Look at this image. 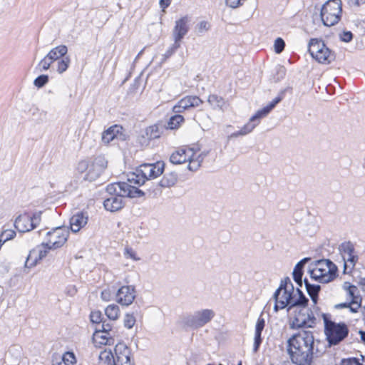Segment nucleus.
I'll return each instance as SVG.
<instances>
[{
	"mask_svg": "<svg viewBox=\"0 0 365 365\" xmlns=\"http://www.w3.org/2000/svg\"><path fill=\"white\" fill-rule=\"evenodd\" d=\"M187 161L189 162L188 169L192 171H195L200 167L202 159H195L193 156Z\"/></svg>",
	"mask_w": 365,
	"mask_h": 365,
	"instance_id": "49530a36",
	"label": "nucleus"
},
{
	"mask_svg": "<svg viewBox=\"0 0 365 365\" xmlns=\"http://www.w3.org/2000/svg\"><path fill=\"white\" fill-rule=\"evenodd\" d=\"M105 314L110 320L115 321L120 316V309L116 304H109L105 309Z\"/></svg>",
	"mask_w": 365,
	"mask_h": 365,
	"instance_id": "e433bc0d",
	"label": "nucleus"
},
{
	"mask_svg": "<svg viewBox=\"0 0 365 365\" xmlns=\"http://www.w3.org/2000/svg\"><path fill=\"white\" fill-rule=\"evenodd\" d=\"M265 326V321L262 317H259L255 326L254 351H257L262 341V332Z\"/></svg>",
	"mask_w": 365,
	"mask_h": 365,
	"instance_id": "cd10ccee",
	"label": "nucleus"
},
{
	"mask_svg": "<svg viewBox=\"0 0 365 365\" xmlns=\"http://www.w3.org/2000/svg\"><path fill=\"white\" fill-rule=\"evenodd\" d=\"M101 297L103 301L108 302L110 299V293L109 290H103L101 292Z\"/></svg>",
	"mask_w": 365,
	"mask_h": 365,
	"instance_id": "052dcab7",
	"label": "nucleus"
},
{
	"mask_svg": "<svg viewBox=\"0 0 365 365\" xmlns=\"http://www.w3.org/2000/svg\"><path fill=\"white\" fill-rule=\"evenodd\" d=\"M326 45L322 40L312 38L308 44V51L313 58L318 56L317 54Z\"/></svg>",
	"mask_w": 365,
	"mask_h": 365,
	"instance_id": "2f4dec72",
	"label": "nucleus"
},
{
	"mask_svg": "<svg viewBox=\"0 0 365 365\" xmlns=\"http://www.w3.org/2000/svg\"><path fill=\"white\" fill-rule=\"evenodd\" d=\"M50 250L47 246H42L41 245V247H38L37 250H31L25 262V267L31 268L36 266L39 260L47 256L48 252Z\"/></svg>",
	"mask_w": 365,
	"mask_h": 365,
	"instance_id": "6ab92c4d",
	"label": "nucleus"
},
{
	"mask_svg": "<svg viewBox=\"0 0 365 365\" xmlns=\"http://www.w3.org/2000/svg\"><path fill=\"white\" fill-rule=\"evenodd\" d=\"M48 82V76L47 75H41L38 76L34 81L35 86L38 88L43 87Z\"/></svg>",
	"mask_w": 365,
	"mask_h": 365,
	"instance_id": "09e8293b",
	"label": "nucleus"
},
{
	"mask_svg": "<svg viewBox=\"0 0 365 365\" xmlns=\"http://www.w3.org/2000/svg\"><path fill=\"white\" fill-rule=\"evenodd\" d=\"M339 249L344 261V273H349L359 259L358 256L354 255V246L351 242H344L340 245Z\"/></svg>",
	"mask_w": 365,
	"mask_h": 365,
	"instance_id": "9b49d317",
	"label": "nucleus"
},
{
	"mask_svg": "<svg viewBox=\"0 0 365 365\" xmlns=\"http://www.w3.org/2000/svg\"><path fill=\"white\" fill-rule=\"evenodd\" d=\"M93 340L96 343L102 345H112L114 344V333L95 331L93 334Z\"/></svg>",
	"mask_w": 365,
	"mask_h": 365,
	"instance_id": "393cba45",
	"label": "nucleus"
},
{
	"mask_svg": "<svg viewBox=\"0 0 365 365\" xmlns=\"http://www.w3.org/2000/svg\"><path fill=\"white\" fill-rule=\"evenodd\" d=\"M314 58L319 63L329 64L335 59L334 53L325 46Z\"/></svg>",
	"mask_w": 365,
	"mask_h": 365,
	"instance_id": "a878e982",
	"label": "nucleus"
},
{
	"mask_svg": "<svg viewBox=\"0 0 365 365\" xmlns=\"http://www.w3.org/2000/svg\"><path fill=\"white\" fill-rule=\"evenodd\" d=\"M178 180V175L175 173L165 174L159 182V185L162 187H170L174 185Z\"/></svg>",
	"mask_w": 365,
	"mask_h": 365,
	"instance_id": "72a5a7b5",
	"label": "nucleus"
},
{
	"mask_svg": "<svg viewBox=\"0 0 365 365\" xmlns=\"http://www.w3.org/2000/svg\"><path fill=\"white\" fill-rule=\"evenodd\" d=\"M361 304L358 302L352 299L351 302H349L348 307L351 312L356 313L358 312V309L360 308Z\"/></svg>",
	"mask_w": 365,
	"mask_h": 365,
	"instance_id": "bf43d9fd",
	"label": "nucleus"
},
{
	"mask_svg": "<svg viewBox=\"0 0 365 365\" xmlns=\"http://www.w3.org/2000/svg\"><path fill=\"white\" fill-rule=\"evenodd\" d=\"M324 334L329 346H335L344 341L349 334V330L344 322L336 323L331 319V315L323 313Z\"/></svg>",
	"mask_w": 365,
	"mask_h": 365,
	"instance_id": "7ed1b4c3",
	"label": "nucleus"
},
{
	"mask_svg": "<svg viewBox=\"0 0 365 365\" xmlns=\"http://www.w3.org/2000/svg\"><path fill=\"white\" fill-rule=\"evenodd\" d=\"M69 231L66 227H58L46 233V242H42V246H47L48 249L61 247L67 241Z\"/></svg>",
	"mask_w": 365,
	"mask_h": 365,
	"instance_id": "1a4fd4ad",
	"label": "nucleus"
},
{
	"mask_svg": "<svg viewBox=\"0 0 365 365\" xmlns=\"http://www.w3.org/2000/svg\"><path fill=\"white\" fill-rule=\"evenodd\" d=\"M342 4L341 0H329L321 9V19L326 26H332L341 19Z\"/></svg>",
	"mask_w": 365,
	"mask_h": 365,
	"instance_id": "6e6552de",
	"label": "nucleus"
},
{
	"mask_svg": "<svg viewBox=\"0 0 365 365\" xmlns=\"http://www.w3.org/2000/svg\"><path fill=\"white\" fill-rule=\"evenodd\" d=\"M296 292L298 294V297L296 298L295 295H292V303L291 304L292 309L294 307L306 308L309 302L308 298L306 297L299 288H297Z\"/></svg>",
	"mask_w": 365,
	"mask_h": 365,
	"instance_id": "7c9ffc66",
	"label": "nucleus"
},
{
	"mask_svg": "<svg viewBox=\"0 0 365 365\" xmlns=\"http://www.w3.org/2000/svg\"><path fill=\"white\" fill-rule=\"evenodd\" d=\"M98 365H117L111 351L104 350L99 354Z\"/></svg>",
	"mask_w": 365,
	"mask_h": 365,
	"instance_id": "473e14b6",
	"label": "nucleus"
},
{
	"mask_svg": "<svg viewBox=\"0 0 365 365\" xmlns=\"http://www.w3.org/2000/svg\"><path fill=\"white\" fill-rule=\"evenodd\" d=\"M31 218L27 213L19 215L14 221L15 228L20 232H26L33 230Z\"/></svg>",
	"mask_w": 365,
	"mask_h": 365,
	"instance_id": "4be33fe9",
	"label": "nucleus"
},
{
	"mask_svg": "<svg viewBox=\"0 0 365 365\" xmlns=\"http://www.w3.org/2000/svg\"><path fill=\"white\" fill-rule=\"evenodd\" d=\"M293 293V292H289L286 289L282 292H278V290H276L273 295V298L275 301L274 310L277 312L279 309H283L286 307H287L288 311L291 310Z\"/></svg>",
	"mask_w": 365,
	"mask_h": 365,
	"instance_id": "4468645a",
	"label": "nucleus"
},
{
	"mask_svg": "<svg viewBox=\"0 0 365 365\" xmlns=\"http://www.w3.org/2000/svg\"><path fill=\"white\" fill-rule=\"evenodd\" d=\"M359 356L342 359L340 365H365V355L360 354Z\"/></svg>",
	"mask_w": 365,
	"mask_h": 365,
	"instance_id": "c9c22d12",
	"label": "nucleus"
},
{
	"mask_svg": "<svg viewBox=\"0 0 365 365\" xmlns=\"http://www.w3.org/2000/svg\"><path fill=\"white\" fill-rule=\"evenodd\" d=\"M351 1H353L354 4L356 6H360L365 3V0H351Z\"/></svg>",
	"mask_w": 365,
	"mask_h": 365,
	"instance_id": "338daca9",
	"label": "nucleus"
},
{
	"mask_svg": "<svg viewBox=\"0 0 365 365\" xmlns=\"http://www.w3.org/2000/svg\"><path fill=\"white\" fill-rule=\"evenodd\" d=\"M136 322L135 317L133 314H126L124 317L123 324L125 327L127 329H131L133 327Z\"/></svg>",
	"mask_w": 365,
	"mask_h": 365,
	"instance_id": "c03bdc74",
	"label": "nucleus"
},
{
	"mask_svg": "<svg viewBox=\"0 0 365 365\" xmlns=\"http://www.w3.org/2000/svg\"><path fill=\"white\" fill-rule=\"evenodd\" d=\"M359 334L361 337V340L365 344V331L359 330Z\"/></svg>",
	"mask_w": 365,
	"mask_h": 365,
	"instance_id": "69168bd1",
	"label": "nucleus"
},
{
	"mask_svg": "<svg viewBox=\"0 0 365 365\" xmlns=\"http://www.w3.org/2000/svg\"><path fill=\"white\" fill-rule=\"evenodd\" d=\"M151 165L152 163H145L140 165L135 172L128 175L127 182L130 185L133 184V185L134 186L143 185L148 180V176H150Z\"/></svg>",
	"mask_w": 365,
	"mask_h": 365,
	"instance_id": "f8f14e48",
	"label": "nucleus"
},
{
	"mask_svg": "<svg viewBox=\"0 0 365 365\" xmlns=\"http://www.w3.org/2000/svg\"><path fill=\"white\" fill-rule=\"evenodd\" d=\"M309 259H310L307 257L302 259V260L297 263L294 268L292 272L293 279L299 287H302V284L304 283V280H302V276L304 274L303 269L305 264Z\"/></svg>",
	"mask_w": 365,
	"mask_h": 365,
	"instance_id": "b1692460",
	"label": "nucleus"
},
{
	"mask_svg": "<svg viewBox=\"0 0 365 365\" xmlns=\"http://www.w3.org/2000/svg\"><path fill=\"white\" fill-rule=\"evenodd\" d=\"M195 152L193 148H179L171 155L170 160L173 164H182L187 162L190 158L195 156Z\"/></svg>",
	"mask_w": 365,
	"mask_h": 365,
	"instance_id": "aec40b11",
	"label": "nucleus"
},
{
	"mask_svg": "<svg viewBox=\"0 0 365 365\" xmlns=\"http://www.w3.org/2000/svg\"><path fill=\"white\" fill-rule=\"evenodd\" d=\"M41 215H42V211H38V212H34L32 216H30V217L31 218V223H32V227H33V230L35 229L40 223L41 220Z\"/></svg>",
	"mask_w": 365,
	"mask_h": 365,
	"instance_id": "3c124183",
	"label": "nucleus"
},
{
	"mask_svg": "<svg viewBox=\"0 0 365 365\" xmlns=\"http://www.w3.org/2000/svg\"><path fill=\"white\" fill-rule=\"evenodd\" d=\"M101 328L103 329V332H113L114 333V336L115 335V331L113 329V324L107 322L106 320H103L101 323Z\"/></svg>",
	"mask_w": 365,
	"mask_h": 365,
	"instance_id": "6e6d98bb",
	"label": "nucleus"
},
{
	"mask_svg": "<svg viewBox=\"0 0 365 365\" xmlns=\"http://www.w3.org/2000/svg\"><path fill=\"white\" fill-rule=\"evenodd\" d=\"M108 161L103 155H98L89 160H84L78 164V170L86 173L83 179L90 182L95 181L105 171Z\"/></svg>",
	"mask_w": 365,
	"mask_h": 365,
	"instance_id": "20e7f679",
	"label": "nucleus"
},
{
	"mask_svg": "<svg viewBox=\"0 0 365 365\" xmlns=\"http://www.w3.org/2000/svg\"><path fill=\"white\" fill-rule=\"evenodd\" d=\"M53 63V62L51 61V60H50L47 56H46L43 59L40 61L38 66L39 67L41 71H47L49 69L51 65Z\"/></svg>",
	"mask_w": 365,
	"mask_h": 365,
	"instance_id": "a18cd8bd",
	"label": "nucleus"
},
{
	"mask_svg": "<svg viewBox=\"0 0 365 365\" xmlns=\"http://www.w3.org/2000/svg\"><path fill=\"white\" fill-rule=\"evenodd\" d=\"M71 63L70 58L64 56L63 58L58 61L56 71L58 73L61 74L65 72Z\"/></svg>",
	"mask_w": 365,
	"mask_h": 365,
	"instance_id": "ea45409f",
	"label": "nucleus"
},
{
	"mask_svg": "<svg viewBox=\"0 0 365 365\" xmlns=\"http://www.w3.org/2000/svg\"><path fill=\"white\" fill-rule=\"evenodd\" d=\"M349 302L337 304L334 306L336 309L347 308Z\"/></svg>",
	"mask_w": 365,
	"mask_h": 365,
	"instance_id": "0e129e2a",
	"label": "nucleus"
},
{
	"mask_svg": "<svg viewBox=\"0 0 365 365\" xmlns=\"http://www.w3.org/2000/svg\"><path fill=\"white\" fill-rule=\"evenodd\" d=\"M246 0H225L227 6L230 8L236 9L242 5Z\"/></svg>",
	"mask_w": 365,
	"mask_h": 365,
	"instance_id": "4d7b16f0",
	"label": "nucleus"
},
{
	"mask_svg": "<svg viewBox=\"0 0 365 365\" xmlns=\"http://www.w3.org/2000/svg\"><path fill=\"white\" fill-rule=\"evenodd\" d=\"M91 322L93 324L103 322L102 313L100 311H93L90 314Z\"/></svg>",
	"mask_w": 365,
	"mask_h": 365,
	"instance_id": "603ef678",
	"label": "nucleus"
},
{
	"mask_svg": "<svg viewBox=\"0 0 365 365\" xmlns=\"http://www.w3.org/2000/svg\"><path fill=\"white\" fill-rule=\"evenodd\" d=\"M135 298V289L133 286L125 285L118 289L115 294L116 302L122 306L130 305Z\"/></svg>",
	"mask_w": 365,
	"mask_h": 365,
	"instance_id": "2eb2a0df",
	"label": "nucleus"
},
{
	"mask_svg": "<svg viewBox=\"0 0 365 365\" xmlns=\"http://www.w3.org/2000/svg\"><path fill=\"white\" fill-rule=\"evenodd\" d=\"M274 51L277 53H280L285 46L284 41L282 38H277L274 41Z\"/></svg>",
	"mask_w": 365,
	"mask_h": 365,
	"instance_id": "864d4df0",
	"label": "nucleus"
},
{
	"mask_svg": "<svg viewBox=\"0 0 365 365\" xmlns=\"http://www.w3.org/2000/svg\"><path fill=\"white\" fill-rule=\"evenodd\" d=\"M337 272V267L329 259L317 262L315 267L309 270L312 279L321 283H328L333 280Z\"/></svg>",
	"mask_w": 365,
	"mask_h": 365,
	"instance_id": "423d86ee",
	"label": "nucleus"
},
{
	"mask_svg": "<svg viewBox=\"0 0 365 365\" xmlns=\"http://www.w3.org/2000/svg\"><path fill=\"white\" fill-rule=\"evenodd\" d=\"M189 22L190 19L187 16H182L175 21L172 31V36L175 42L181 44L182 40L189 31Z\"/></svg>",
	"mask_w": 365,
	"mask_h": 365,
	"instance_id": "ddd939ff",
	"label": "nucleus"
},
{
	"mask_svg": "<svg viewBox=\"0 0 365 365\" xmlns=\"http://www.w3.org/2000/svg\"><path fill=\"white\" fill-rule=\"evenodd\" d=\"M304 283L307 289V292L310 297L314 304H317L318 302L319 293L321 290V286L319 284H311L307 279H304Z\"/></svg>",
	"mask_w": 365,
	"mask_h": 365,
	"instance_id": "c85d7f7f",
	"label": "nucleus"
},
{
	"mask_svg": "<svg viewBox=\"0 0 365 365\" xmlns=\"http://www.w3.org/2000/svg\"><path fill=\"white\" fill-rule=\"evenodd\" d=\"M123 128L118 125H114L108 128L102 133V141L104 144H108L115 139L121 138V130Z\"/></svg>",
	"mask_w": 365,
	"mask_h": 365,
	"instance_id": "5701e85b",
	"label": "nucleus"
},
{
	"mask_svg": "<svg viewBox=\"0 0 365 365\" xmlns=\"http://www.w3.org/2000/svg\"><path fill=\"white\" fill-rule=\"evenodd\" d=\"M285 289L288 290L289 292H294V286L289 277H286L284 279H282L281 281L279 287L277 289L278 292L285 291Z\"/></svg>",
	"mask_w": 365,
	"mask_h": 365,
	"instance_id": "79ce46f5",
	"label": "nucleus"
},
{
	"mask_svg": "<svg viewBox=\"0 0 365 365\" xmlns=\"http://www.w3.org/2000/svg\"><path fill=\"white\" fill-rule=\"evenodd\" d=\"M313 333L304 331L294 334L287 340V354L295 365H312L314 355Z\"/></svg>",
	"mask_w": 365,
	"mask_h": 365,
	"instance_id": "f257e3e1",
	"label": "nucleus"
},
{
	"mask_svg": "<svg viewBox=\"0 0 365 365\" xmlns=\"http://www.w3.org/2000/svg\"><path fill=\"white\" fill-rule=\"evenodd\" d=\"M265 326V321L262 317H259L255 326L254 351H257L262 341V332Z\"/></svg>",
	"mask_w": 365,
	"mask_h": 365,
	"instance_id": "bb28decb",
	"label": "nucleus"
},
{
	"mask_svg": "<svg viewBox=\"0 0 365 365\" xmlns=\"http://www.w3.org/2000/svg\"><path fill=\"white\" fill-rule=\"evenodd\" d=\"M68 52V48L65 45H60L52 48L46 55L51 61L54 62L63 58Z\"/></svg>",
	"mask_w": 365,
	"mask_h": 365,
	"instance_id": "c756f323",
	"label": "nucleus"
},
{
	"mask_svg": "<svg viewBox=\"0 0 365 365\" xmlns=\"http://www.w3.org/2000/svg\"><path fill=\"white\" fill-rule=\"evenodd\" d=\"M180 45L181 44L174 41L172 46L165 53V58H168L170 57L180 47Z\"/></svg>",
	"mask_w": 365,
	"mask_h": 365,
	"instance_id": "5fc2aeb1",
	"label": "nucleus"
},
{
	"mask_svg": "<svg viewBox=\"0 0 365 365\" xmlns=\"http://www.w3.org/2000/svg\"><path fill=\"white\" fill-rule=\"evenodd\" d=\"M166 127L162 123H156L148 126L145 129L144 133L140 138L142 145H148L150 140L159 138Z\"/></svg>",
	"mask_w": 365,
	"mask_h": 365,
	"instance_id": "f3484780",
	"label": "nucleus"
},
{
	"mask_svg": "<svg viewBox=\"0 0 365 365\" xmlns=\"http://www.w3.org/2000/svg\"><path fill=\"white\" fill-rule=\"evenodd\" d=\"M184 122V117L181 115L176 114L172 116L168 123V129H176L180 127V124Z\"/></svg>",
	"mask_w": 365,
	"mask_h": 365,
	"instance_id": "58836bf2",
	"label": "nucleus"
},
{
	"mask_svg": "<svg viewBox=\"0 0 365 365\" xmlns=\"http://www.w3.org/2000/svg\"><path fill=\"white\" fill-rule=\"evenodd\" d=\"M353 38V34L351 31H343L340 34V39L344 42H350Z\"/></svg>",
	"mask_w": 365,
	"mask_h": 365,
	"instance_id": "13d9d810",
	"label": "nucleus"
},
{
	"mask_svg": "<svg viewBox=\"0 0 365 365\" xmlns=\"http://www.w3.org/2000/svg\"><path fill=\"white\" fill-rule=\"evenodd\" d=\"M359 284L362 287H365V277H359Z\"/></svg>",
	"mask_w": 365,
	"mask_h": 365,
	"instance_id": "774afa93",
	"label": "nucleus"
},
{
	"mask_svg": "<svg viewBox=\"0 0 365 365\" xmlns=\"http://www.w3.org/2000/svg\"><path fill=\"white\" fill-rule=\"evenodd\" d=\"M207 102L214 108H219L222 110L223 106L225 104L224 99L215 94L210 95L207 99Z\"/></svg>",
	"mask_w": 365,
	"mask_h": 365,
	"instance_id": "4c0bfd02",
	"label": "nucleus"
},
{
	"mask_svg": "<svg viewBox=\"0 0 365 365\" xmlns=\"http://www.w3.org/2000/svg\"><path fill=\"white\" fill-rule=\"evenodd\" d=\"M88 215L83 212H78L70 219V227L73 232H78L88 222Z\"/></svg>",
	"mask_w": 365,
	"mask_h": 365,
	"instance_id": "412c9836",
	"label": "nucleus"
},
{
	"mask_svg": "<svg viewBox=\"0 0 365 365\" xmlns=\"http://www.w3.org/2000/svg\"><path fill=\"white\" fill-rule=\"evenodd\" d=\"M160 7L163 9L168 7L171 3V0H160Z\"/></svg>",
	"mask_w": 365,
	"mask_h": 365,
	"instance_id": "e2e57ef3",
	"label": "nucleus"
},
{
	"mask_svg": "<svg viewBox=\"0 0 365 365\" xmlns=\"http://www.w3.org/2000/svg\"><path fill=\"white\" fill-rule=\"evenodd\" d=\"M215 317V312L212 309H203L183 317L180 323L185 328L197 330L210 323Z\"/></svg>",
	"mask_w": 365,
	"mask_h": 365,
	"instance_id": "39448f33",
	"label": "nucleus"
},
{
	"mask_svg": "<svg viewBox=\"0 0 365 365\" xmlns=\"http://www.w3.org/2000/svg\"><path fill=\"white\" fill-rule=\"evenodd\" d=\"M130 354V349L125 343L119 342L115 345L113 355L117 365H133Z\"/></svg>",
	"mask_w": 365,
	"mask_h": 365,
	"instance_id": "dca6fc26",
	"label": "nucleus"
},
{
	"mask_svg": "<svg viewBox=\"0 0 365 365\" xmlns=\"http://www.w3.org/2000/svg\"><path fill=\"white\" fill-rule=\"evenodd\" d=\"M126 254L130 257L132 258L133 259L137 261L139 259L138 257H136V255L135 253V252L132 250V249H130V250H126Z\"/></svg>",
	"mask_w": 365,
	"mask_h": 365,
	"instance_id": "680f3d73",
	"label": "nucleus"
},
{
	"mask_svg": "<svg viewBox=\"0 0 365 365\" xmlns=\"http://www.w3.org/2000/svg\"><path fill=\"white\" fill-rule=\"evenodd\" d=\"M106 190L109 197L103 201V206L110 212L121 210L125 205L124 197H140L144 195L141 190L126 182L110 183L107 185Z\"/></svg>",
	"mask_w": 365,
	"mask_h": 365,
	"instance_id": "f03ea898",
	"label": "nucleus"
},
{
	"mask_svg": "<svg viewBox=\"0 0 365 365\" xmlns=\"http://www.w3.org/2000/svg\"><path fill=\"white\" fill-rule=\"evenodd\" d=\"M203 101L196 96H187L180 100L173 108L175 113H182L190 108H195L202 104Z\"/></svg>",
	"mask_w": 365,
	"mask_h": 365,
	"instance_id": "a211bd4d",
	"label": "nucleus"
},
{
	"mask_svg": "<svg viewBox=\"0 0 365 365\" xmlns=\"http://www.w3.org/2000/svg\"><path fill=\"white\" fill-rule=\"evenodd\" d=\"M282 95H279L274 98L267 106L257 110V113L250 118L249 122L240 130L231 134V137L237 138L240 135H245L251 133L259 123L260 119L268 115L269 112L282 100Z\"/></svg>",
	"mask_w": 365,
	"mask_h": 365,
	"instance_id": "0eeeda50",
	"label": "nucleus"
},
{
	"mask_svg": "<svg viewBox=\"0 0 365 365\" xmlns=\"http://www.w3.org/2000/svg\"><path fill=\"white\" fill-rule=\"evenodd\" d=\"M63 361L66 365H72L76 362L74 354L70 351H67L63 354Z\"/></svg>",
	"mask_w": 365,
	"mask_h": 365,
	"instance_id": "de8ad7c7",
	"label": "nucleus"
},
{
	"mask_svg": "<svg viewBox=\"0 0 365 365\" xmlns=\"http://www.w3.org/2000/svg\"><path fill=\"white\" fill-rule=\"evenodd\" d=\"M164 168L165 164L162 161H158L155 163H152L150 170V176H148V180L155 178L160 175L163 173Z\"/></svg>",
	"mask_w": 365,
	"mask_h": 365,
	"instance_id": "f704fd0d",
	"label": "nucleus"
},
{
	"mask_svg": "<svg viewBox=\"0 0 365 365\" xmlns=\"http://www.w3.org/2000/svg\"><path fill=\"white\" fill-rule=\"evenodd\" d=\"M317 319L312 311L306 308H300L296 312L295 316L290 324L292 329H299L303 327H314Z\"/></svg>",
	"mask_w": 365,
	"mask_h": 365,
	"instance_id": "9d476101",
	"label": "nucleus"
},
{
	"mask_svg": "<svg viewBox=\"0 0 365 365\" xmlns=\"http://www.w3.org/2000/svg\"><path fill=\"white\" fill-rule=\"evenodd\" d=\"M210 29V24L207 21H200L195 26V31L198 36L203 35L205 32Z\"/></svg>",
	"mask_w": 365,
	"mask_h": 365,
	"instance_id": "a19ab883",
	"label": "nucleus"
},
{
	"mask_svg": "<svg viewBox=\"0 0 365 365\" xmlns=\"http://www.w3.org/2000/svg\"><path fill=\"white\" fill-rule=\"evenodd\" d=\"M343 289L346 291H347L349 295L354 299L355 298V293L357 291V287L354 285L351 284L348 282H345L343 284Z\"/></svg>",
	"mask_w": 365,
	"mask_h": 365,
	"instance_id": "8fccbe9b",
	"label": "nucleus"
},
{
	"mask_svg": "<svg viewBox=\"0 0 365 365\" xmlns=\"http://www.w3.org/2000/svg\"><path fill=\"white\" fill-rule=\"evenodd\" d=\"M16 233L14 230H5L0 234V239L2 240L3 242H6L14 239L16 237Z\"/></svg>",
	"mask_w": 365,
	"mask_h": 365,
	"instance_id": "37998d69",
	"label": "nucleus"
}]
</instances>
